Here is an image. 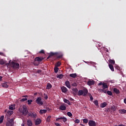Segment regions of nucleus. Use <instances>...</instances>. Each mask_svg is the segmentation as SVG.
I'll return each mask as SVG.
<instances>
[{
    "instance_id": "obj_1",
    "label": "nucleus",
    "mask_w": 126,
    "mask_h": 126,
    "mask_svg": "<svg viewBox=\"0 0 126 126\" xmlns=\"http://www.w3.org/2000/svg\"><path fill=\"white\" fill-rule=\"evenodd\" d=\"M35 103H37L38 105H39V106H42L44 104V103L43 102V101H42V97H38L35 100Z\"/></svg>"
},
{
    "instance_id": "obj_2",
    "label": "nucleus",
    "mask_w": 126,
    "mask_h": 126,
    "mask_svg": "<svg viewBox=\"0 0 126 126\" xmlns=\"http://www.w3.org/2000/svg\"><path fill=\"white\" fill-rule=\"evenodd\" d=\"M28 117H31V118H32L34 120H36V118L37 117V114L35 112H31L29 113Z\"/></svg>"
},
{
    "instance_id": "obj_3",
    "label": "nucleus",
    "mask_w": 126,
    "mask_h": 126,
    "mask_svg": "<svg viewBox=\"0 0 126 126\" xmlns=\"http://www.w3.org/2000/svg\"><path fill=\"white\" fill-rule=\"evenodd\" d=\"M22 114L24 116H27V114H28V110L26 106L23 107Z\"/></svg>"
},
{
    "instance_id": "obj_4",
    "label": "nucleus",
    "mask_w": 126,
    "mask_h": 126,
    "mask_svg": "<svg viewBox=\"0 0 126 126\" xmlns=\"http://www.w3.org/2000/svg\"><path fill=\"white\" fill-rule=\"evenodd\" d=\"M11 65L13 68H19V63H15L14 62H12Z\"/></svg>"
},
{
    "instance_id": "obj_5",
    "label": "nucleus",
    "mask_w": 126,
    "mask_h": 126,
    "mask_svg": "<svg viewBox=\"0 0 126 126\" xmlns=\"http://www.w3.org/2000/svg\"><path fill=\"white\" fill-rule=\"evenodd\" d=\"M60 110L61 111H65L66 110V104L63 103L59 107Z\"/></svg>"
},
{
    "instance_id": "obj_6",
    "label": "nucleus",
    "mask_w": 126,
    "mask_h": 126,
    "mask_svg": "<svg viewBox=\"0 0 126 126\" xmlns=\"http://www.w3.org/2000/svg\"><path fill=\"white\" fill-rule=\"evenodd\" d=\"M62 120H63V121L64 123H65V122L67 121V119L65 118V117H60V118H57L56 121H58L59 122H63L62 121Z\"/></svg>"
},
{
    "instance_id": "obj_7",
    "label": "nucleus",
    "mask_w": 126,
    "mask_h": 126,
    "mask_svg": "<svg viewBox=\"0 0 126 126\" xmlns=\"http://www.w3.org/2000/svg\"><path fill=\"white\" fill-rule=\"evenodd\" d=\"M88 125L89 126H96V122L93 120H90Z\"/></svg>"
},
{
    "instance_id": "obj_8",
    "label": "nucleus",
    "mask_w": 126,
    "mask_h": 126,
    "mask_svg": "<svg viewBox=\"0 0 126 126\" xmlns=\"http://www.w3.org/2000/svg\"><path fill=\"white\" fill-rule=\"evenodd\" d=\"M83 91L84 97H86V96H87V94H88V90H87L86 88H84L83 89Z\"/></svg>"
},
{
    "instance_id": "obj_9",
    "label": "nucleus",
    "mask_w": 126,
    "mask_h": 126,
    "mask_svg": "<svg viewBox=\"0 0 126 126\" xmlns=\"http://www.w3.org/2000/svg\"><path fill=\"white\" fill-rule=\"evenodd\" d=\"M87 84L89 85V86H91V85H94V84H95V81L93 80H89L87 82Z\"/></svg>"
},
{
    "instance_id": "obj_10",
    "label": "nucleus",
    "mask_w": 126,
    "mask_h": 126,
    "mask_svg": "<svg viewBox=\"0 0 126 126\" xmlns=\"http://www.w3.org/2000/svg\"><path fill=\"white\" fill-rule=\"evenodd\" d=\"M27 125L28 126H33V122L31 120L29 119L27 121Z\"/></svg>"
},
{
    "instance_id": "obj_11",
    "label": "nucleus",
    "mask_w": 126,
    "mask_h": 126,
    "mask_svg": "<svg viewBox=\"0 0 126 126\" xmlns=\"http://www.w3.org/2000/svg\"><path fill=\"white\" fill-rule=\"evenodd\" d=\"M61 90L63 93H66L67 92V89L64 86L61 87Z\"/></svg>"
},
{
    "instance_id": "obj_12",
    "label": "nucleus",
    "mask_w": 126,
    "mask_h": 126,
    "mask_svg": "<svg viewBox=\"0 0 126 126\" xmlns=\"http://www.w3.org/2000/svg\"><path fill=\"white\" fill-rule=\"evenodd\" d=\"M44 60V58L43 57H36L35 58V62H42Z\"/></svg>"
},
{
    "instance_id": "obj_13",
    "label": "nucleus",
    "mask_w": 126,
    "mask_h": 126,
    "mask_svg": "<svg viewBox=\"0 0 126 126\" xmlns=\"http://www.w3.org/2000/svg\"><path fill=\"white\" fill-rule=\"evenodd\" d=\"M2 87L4 88H8V84L7 82H5L2 83Z\"/></svg>"
},
{
    "instance_id": "obj_14",
    "label": "nucleus",
    "mask_w": 126,
    "mask_h": 126,
    "mask_svg": "<svg viewBox=\"0 0 126 126\" xmlns=\"http://www.w3.org/2000/svg\"><path fill=\"white\" fill-rule=\"evenodd\" d=\"M113 91L117 95L120 94V90L116 88H114Z\"/></svg>"
},
{
    "instance_id": "obj_15",
    "label": "nucleus",
    "mask_w": 126,
    "mask_h": 126,
    "mask_svg": "<svg viewBox=\"0 0 126 126\" xmlns=\"http://www.w3.org/2000/svg\"><path fill=\"white\" fill-rule=\"evenodd\" d=\"M65 84L66 87H67V88L70 89V84H69V81H66L65 82Z\"/></svg>"
},
{
    "instance_id": "obj_16",
    "label": "nucleus",
    "mask_w": 126,
    "mask_h": 126,
    "mask_svg": "<svg viewBox=\"0 0 126 126\" xmlns=\"http://www.w3.org/2000/svg\"><path fill=\"white\" fill-rule=\"evenodd\" d=\"M108 85H107V83H103L102 84V88H103V89H106V88H108Z\"/></svg>"
},
{
    "instance_id": "obj_17",
    "label": "nucleus",
    "mask_w": 126,
    "mask_h": 126,
    "mask_svg": "<svg viewBox=\"0 0 126 126\" xmlns=\"http://www.w3.org/2000/svg\"><path fill=\"white\" fill-rule=\"evenodd\" d=\"M41 124V120L40 119H37L35 121V125L38 126V125H40Z\"/></svg>"
},
{
    "instance_id": "obj_18",
    "label": "nucleus",
    "mask_w": 126,
    "mask_h": 126,
    "mask_svg": "<svg viewBox=\"0 0 126 126\" xmlns=\"http://www.w3.org/2000/svg\"><path fill=\"white\" fill-rule=\"evenodd\" d=\"M109 67L112 70V71H115V69H114V66L113 64H109Z\"/></svg>"
},
{
    "instance_id": "obj_19",
    "label": "nucleus",
    "mask_w": 126,
    "mask_h": 126,
    "mask_svg": "<svg viewBox=\"0 0 126 126\" xmlns=\"http://www.w3.org/2000/svg\"><path fill=\"white\" fill-rule=\"evenodd\" d=\"M110 110H111L113 112H115L117 110V107H116V106H115L114 105L111 106L110 107Z\"/></svg>"
},
{
    "instance_id": "obj_20",
    "label": "nucleus",
    "mask_w": 126,
    "mask_h": 126,
    "mask_svg": "<svg viewBox=\"0 0 126 126\" xmlns=\"http://www.w3.org/2000/svg\"><path fill=\"white\" fill-rule=\"evenodd\" d=\"M119 112L120 114H126V109H120Z\"/></svg>"
},
{
    "instance_id": "obj_21",
    "label": "nucleus",
    "mask_w": 126,
    "mask_h": 126,
    "mask_svg": "<svg viewBox=\"0 0 126 126\" xmlns=\"http://www.w3.org/2000/svg\"><path fill=\"white\" fill-rule=\"evenodd\" d=\"M69 76L70 77H72V78H75V77L77 76V75L76 74V73H72V74H70Z\"/></svg>"
},
{
    "instance_id": "obj_22",
    "label": "nucleus",
    "mask_w": 126,
    "mask_h": 126,
    "mask_svg": "<svg viewBox=\"0 0 126 126\" xmlns=\"http://www.w3.org/2000/svg\"><path fill=\"white\" fill-rule=\"evenodd\" d=\"M78 96H83V90H79L78 91Z\"/></svg>"
},
{
    "instance_id": "obj_23",
    "label": "nucleus",
    "mask_w": 126,
    "mask_h": 126,
    "mask_svg": "<svg viewBox=\"0 0 126 126\" xmlns=\"http://www.w3.org/2000/svg\"><path fill=\"white\" fill-rule=\"evenodd\" d=\"M4 119V116H1L0 117V124H2L3 122V120Z\"/></svg>"
},
{
    "instance_id": "obj_24",
    "label": "nucleus",
    "mask_w": 126,
    "mask_h": 126,
    "mask_svg": "<svg viewBox=\"0 0 126 126\" xmlns=\"http://www.w3.org/2000/svg\"><path fill=\"white\" fill-rule=\"evenodd\" d=\"M39 113L40 114H46V113H47V110H45V109H41L39 111Z\"/></svg>"
},
{
    "instance_id": "obj_25",
    "label": "nucleus",
    "mask_w": 126,
    "mask_h": 126,
    "mask_svg": "<svg viewBox=\"0 0 126 126\" xmlns=\"http://www.w3.org/2000/svg\"><path fill=\"white\" fill-rule=\"evenodd\" d=\"M52 85L50 83H47V85L46 87V89H51V88H52Z\"/></svg>"
},
{
    "instance_id": "obj_26",
    "label": "nucleus",
    "mask_w": 126,
    "mask_h": 126,
    "mask_svg": "<svg viewBox=\"0 0 126 126\" xmlns=\"http://www.w3.org/2000/svg\"><path fill=\"white\" fill-rule=\"evenodd\" d=\"M5 61H4L3 59H1L0 60V64H1V65H3V64H5Z\"/></svg>"
},
{
    "instance_id": "obj_27",
    "label": "nucleus",
    "mask_w": 126,
    "mask_h": 126,
    "mask_svg": "<svg viewBox=\"0 0 126 126\" xmlns=\"http://www.w3.org/2000/svg\"><path fill=\"white\" fill-rule=\"evenodd\" d=\"M63 101L64 103H66V104H68V105H70V102H69V100L65 99V98H64L63 99Z\"/></svg>"
},
{
    "instance_id": "obj_28",
    "label": "nucleus",
    "mask_w": 126,
    "mask_h": 126,
    "mask_svg": "<svg viewBox=\"0 0 126 126\" xmlns=\"http://www.w3.org/2000/svg\"><path fill=\"white\" fill-rule=\"evenodd\" d=\"M107 106V103L106 102H103V103H101L100 104V107L101 108H105Z\"/></svg>"
},
{
    "instance_id": "obj_29",
    "label": "nucleus",
    "mask_w": 126,
    "mask_h": 126,
    "mask_svg": "<svg viewBox=\"0 0 126 126\" xmlns=\"http://www.w3.org/2000/svg\"><path fill=\"white\" fill-rule=\"evenodd\" d=\"M61 64L62 63H61V62H58L56 63L55 66L57 67H59V66H61Z\"/></svg>"
},
{
    "instance_id": "obj_30",
    "label": "nucleus",
    "mask_w": 126,
    "mask_h": 126,
    "mask_svg": "<svg viewBox=\"0 0 126 126\" xmlns=\"http://www.w3.org/2000/svg\"><path fill=\"white\" fill-rule=\"evenodd\" d=\"M56 55H57V53L51 52L49 55V57H53L54 56H56Z\"/></svg>"
},
{
    "instance_id": "obj_31",
    "label": "nucleus",
    "mask_w": 126,
    "mask_h": 126,
    "mask_svg": "<svg viewBox=\"0 0 126 126\" xmlns=\"http://www.w3.org/2000/svg\"><path fill=\"white\" fill-rule=\"evenodd\" d=\"M107 94H108V95H109V96H112L113 95V93H112L111 92V91H108L107 92Z\"/></svg>"
},
{
    "instance_id": "obj_32",
    "label": "nucleus",
    "mask_w": 126,
    "mask_h": 126,
    "mask_svg": "<svg viewBox=\"0 0 126 126\" xmlns=\"http://www.w3.org/2000/svg\"><path fill=\"white\" fill-rule=\"evenodd\" d=\"M54 71L55 73H58V71H59V68L55 66V67L54 68Z\"/></svg>"
},
{
    "instance_id": "obj_33",
    "label": "nucleus",
    "mask_w": 126,
    "mask_h": 126,
    "mask_svg": "<svg viewBox=\"0 0 126 126\" xmlns=\"http://www.w3.org/2000/svg\"><path fill=\"white\" fill-rule=\"evenodd\" d=\"M7 114H8L9 116H11L13 114V112L12 111H7Z\"/></svg>"
},
{
    "instance_id": "obj_34",
    "label": "nucleus",
    "mask_w": 126,
    "mask_h": 126,
    "mask_svg": "<svg viewBox=\"0 0 126 126\" xmlns=\"http://www.w3.org/2000/svg\"><path fill=\"white\" fill-rule=\"evenodd\" d=\"M63 77V74H60L57 76V78H60V79H62Z\"/></svg>"
},
{
    "instance_id": "obj_35",
    "label": "nucleus",
    "mask_w": 126,
    "mask_h": 126,
    "mask_svg": "<svg viewBox=\"0 0 126 126\" xmlns=\"http://www.w3.org/2000/svg\"><path fill=\"white\" fill-rule=\"evenodd\" d=\"M83 122L84 124H87L88 123V119H83Z\"/></svg>"
},
{
    "instance_id": "obj_36",
    "label": "nucleus",
    "mask_w": 126,
    "mask_h": 126,
    "mask_svg": "<svg viewBox=\"0 0 126 126\" xmlns=\"http://www.w3.org/2000/svg\"><path fill=\"white\" fill-rule=\"evenodd\" d=\"M109 62L110 63H112V64H115V60H109Z\"/></svg>"
},
{
    "instance_id": "obj_37",
    "label": "nucleus",
    "mask_w": 126,
    "mask_h": 126,
    "mask_svg": "<svg viewBox=\"0 0 126 126\" xmlns=\"http://www.w3.org/2000/svg\"><path fill=\"white\" fill-rule=\"evenodd\" d=\"M67 116H68V117H70V118H71V117H72V114L70 112H68L67 113Z\"/></svg>"
},
{
    "instance_id": "obj_38",
    "label": "nucleus",
    "mask_w": 126,
    "mask_h": 126,
    "mask_svg": "<svg viewBox=\"0 0 126 126\" xmlns=\"http://www.w3.org/2000/svg\"><path fill=\"white\" fill-rule=\"evenodd\" d=\"M74 123H75V124H79V123H80V120H79V119H76L74 121Z\"/></svg>"
},
{
    "instance_id": "obj_39",
    "label": "nucleus",
    "mask_w": 126,
    "mask_h": 126,
    "mask_svg": "<svg viewBox=\"0 0 126 126\" xmlns=\"http://www.w3.org/2000/svg\"><path fill=\"white\" fill-rule=\"evenodd\" d=\"M33 102V100L32 99H28V105H31V103Z\"/></svg>"
},
{
    "instance_id": "obj_40",
    "label": "nucleus",
    "mask_w": 126,
    "mask_h": 126,
    "mask_svg": "<svg viewBox=\"0 0 126 126\" xmlns=\"http://www.w3.org/2000/svg\"><path fill=\"white\" fill-rule=\"evenodd\" d=\"M94 105H95V106H98V100H94Z\"/></svg>"
},
{
    "instance_id": "obj_41",
    "label": "nucleus",
    "mask_w": 126,
    "mask_h": 126,
    "mask_svg": "<svg viewBox=\"0 0 126 126\" xmlns=\"http://www.w3.org/2000/svg\"><path fill=\"white\" fill-rule=\"evenodd\" d=\"M25 101H27V98H22L20 100V102H25Z\"/></svg>"
},
{
    "instance_id": "obj_42",
    "label": "nucleus",
    "mask_w": 126,
    "mask_h": 126,
    "mask_svg": "<svg viewBox=\"0 0 126 126\" xmlns=\"http://www.w3.org/2000/svg\"><path fill=\"white\" fill-rule=\"evenodd\" d=\"M51 118H52V117L51 116H48V117L47 118V122H50V119H51Z\"/></svg>"
},
{
    "instance_id": "obj_43",
    "label": "nucleus",
    "mask_w": 126,
    "mask_h": 126,
    "mask_svg": "<svg viewBox=\"0 0 126 126\" xmlns=\"http://www.w3.org/2000/svg\"><path fill=\"white\" fill-rule=\"evenodd\" d=\"M101 91H102V92H103V93H107V90H105V89H103L101 90Z\"/></svg>"
},
{
    "instance_id": "obj_44",
    "label": "nucleus",
    "mask_w": 126,
    "mask_h": 126,
    "mask_svg": "<svg viewBox=\"0 0 126 126\" xmlns=\"http://www.w3.org/2000/svg\"><path fill=\"white\" fill-rule=\"evenodd\" d=\"M44 99H45V100H48V95L45 94H44Z\"/></svg>"
},
{
    "instance_id": "obj_45",
    "label": "nucleus",
    "mask_w": 126,
    "mask_h": 126,
    "mask_svg": "<svg viewBox=\"0 0 126 126\" xmlns=\"http://www.w3.org/2000/svg\"><path fill=\"white\" fill-rule=\"evenodd\" d=\"M9 109V110H14L13 106H12V105L10 106Z\"/></svg>"
},
{
    "instance_id": "obj_46",
    "label": "nucleus",
    "mask_w": 126,
    "mask_h": 126,
    "mask_svg": "<svg viewBox=\"0 0 126 126\" xmlns=\"http://www.w3.org/2000/svg\"><path fill=\"white\" fill-rule=\"evenodd\" d=\"M72 86H73V87H75L77 86V84H76V83H74L73 84H72Z\"/></svg>"
},
{
    "instance_id": "obj_47",
    "label": "nucleus",
    "mask_w": 126,
    "mask_h": 126,
    "mask_svg": "<svg viewBox=\"0 0 126 126\" xmlns=\"http://www.w3.org/2000/svg\"><path fill=\"white\" fill-rule=\"evenodd\" d=\"M90 100H91V101H93V99H94V98H93V96H92V95H90Z\"/></svg>"
},
{
    "instance_id": "obj_48",
    "label": "nucleus",
    "mask_w": 126,
    "mask_h": 126,
    "mask_svg": "<svg viewBox=\"0 0 126 126\" xmlns=\"http://www.w3.org/2000/svg\"><path fill=\"white\" fill-rule=\"evenodd\" d=\"M40 54H45V51L43 50H41L40 52H39Z\"/></svg>"
},
{
    "instance_id": "obj_49",
    "label": "nucleus",
    "mask_w": 126,
    "mask_h": 126,
    "mask_svg": "<svg viewBox=\"0 0 126 126\" xmlns=\"http://www.w3.org/2000/svg\"><path fill=\"white\" fill-rule=\"evenodd\" d=\"M37 73H41V72H42V70L41 69L40 70H38L37 71H36Z\"/></svg>"
},
{
    "instance_id": "obj_50",
    "label": "nucleus",
    "mask_w": 126,
    "mask_h": 126,
    "mask_svg": "<svg viewBox=\"0 0 126 126\" xmlns=\"http://www.w3.org/2000/svg\"><path fill=\"white\" fill-rule=\"evenodd\" d=\"M61 58H63V55H61L57 57V59H61Z\"/></svg>"
},
{
    "instance_id": "obj_51",
    "label": "nucleus",
    "mask_w": 126,
    "mask_h": 126,
    "mask_svg": "<svg viewBox=\"0 0 126 126\" xmlns=\"http://www.w3.org/2000/svg\"><path fill=\"white\" fill-rule=\"evenodd\" d=\"M55 126H62L61 125V124H60L59 123H55Z\"/></svg>"
},
{
    "instance_id": "obj_52",
    "label": "nucleus",
    "mask_w": 126,
    "mask_h": 126,
    "mask_svg": "<svg viewBox=\"0 0 126 126\" xmlns=\"http://www.w3.org/2000/svg\"><path fill=\"white\" fill-rule=\"evenodd\" d=\"M0 56H4V54H3V53L2 52H0Z\"/></svg>"
},
{
    "instance_id": "obj_53",
    "label": "nucleus",
    "mask_w": 126,
    "mask_h": 126,
    "mask_svg": "<svg viewBox=\"0 0 126 126\" xmlns=\"http://www.w3.org/2000/svg\"><path fill=\"white\" fill-rule=\"evenodd\" d=\"M22 97H24V98H27L28 97V95H23Z\"/></svg>"
},
{
    "instance_id": "obj_54",
    "label": "nucleus",
    "mask_w": 126,
    "mask_h": 126,
    "mask_svg": "<svg viewBox=\"0 0 126 126\" xmlns=\"http://www.w3.org/2000/svg\"><path fill=\"white\" fill-rule=\"evenodd\" d=\"M98 85H99V86L103 85V83L100 82V83H98Z\"/></svg>"
},
{
    "instance_id": "obj_55",
    "label": "nucleus",
    "mask_w": 126,
    "mask_h": 126,
    "mask_svg": "<svg viewBox=\"0 0 126 126\" xmlns=\"http://www.w3.org/2000/svg\"><path fill=\"white\" fill-rule=\"evenodd\" d=\"M2 80V77L1 76H0V81H1Z\"/></svg>"
},
{
    "instance_id": "obj_56",
    "label": "nucleus",
    "mask_w": 126,
    "mask_h": 126,
    "mask_svg": "<svg viewBox=\"0 0 126 126\" xmlns=\"http://www.w3.org/2000/svg\"><path fill=\"white\" fill-rule=\"evenodd\" d=\"M124 102L125 104H126V98H125L124 99Z\"/></svg>"
},
{
    "instance_id": "obj_57",
    "label": "nucleus",
    "mask_w": 126,
    "mask_h": 126,
    "mask_svg": "<svg viewBox=\"0 0 126 126\" xmlns=\"http://www.w3.org/2000/svg\"><path fill=\"white\" fill-rule=\"evenodd\" d=\"M50 58H51V57H50V56H49V57H47V60H49V59H50Z\"/></svg>"
},
{
    "instance_id": "obj_58",
    "label": "nucleus",
    "mask_w": 126,
    "mask_h": 126,
    "mask_svg": "<svg viewBox=\"0 0 126 126\" xmlns=\"http://www.w3.org/2000/svg\"><path fill=\"white\" fill-rule=\"evenodd\" d=\"M80 126H84V125L83 124H80Z\"/></svg>"
},
{
    "instance_id": "obj_59",
    "label": "nucleus",
    "mask_w": 126,
    "mask_h": 126,
    "mask_svg": "<svg viewBox=\"0 0 126 126\" xmlns=\"http://www.w3.org/2000/svg\"><path fill=\"white\" fill-rule=\"evenodd\" d=\"M35 65H39V63H38L37 64H36Z\"/></svg>"
},
{
    "instance_id": "obj_60",
    "label": "nucleus",
    "mask_w": 126,
    "mask_h": 126,
    "mask_svg": "<svg viewBox=\"0 0 126 126\" xmlns=\"http://www.w3.org/2000/svg\"><path fill=\"white\" fill-rule=\"evenodd\" d=\"M21 126H24V124L22 125Z\"/></svg>"
},
{
    "instance_id": "obj_61",
    "label": "nucleus",
    "mask_w": 126,
    "mask_h": 126,
    "mask_svg": "<svg viewBox=\"0 0 126 126\" xmlns=\"http://www.w3.org/2000/svg\"><path fill=\"white\" fill-rule=\"evenodd\" d=\"M6 126H8V124L7 123L6 124Z\"/></svg>"
},
{
    "instance_id": "obj_62",
    "label": "nucleus",
    "mask_w": 126,
    "mask_h": 126,
    "mask_svg": "<svg viewBox=\"0 0 126 126\" xmlns=\"http://www.w3.org/2000/svg\"><path fill=\"white\" fill-rule=\"evenodd\" d=\"M120 126V125H119V126Z\"/></svg>"
},
{
    "instance_id": "obj_63",
    "label": "nucleus",
    "mask_w": 126,
    "mask_h": 126,
    "mask_svg": "<svg viewBox=\"0 0 126 126\" xmlns=\"http://www.w3.org/2000/svg\"><path fill=\"white\" fill-rule=\"evenodd\" d=\"M6 112V110H5V113Z\"/></svg>"
},
{
    "instance_id": "obj_64",
    "label": "nucleus",
    "mask_w": 126,
    "mask_h": 126,
    "mask_svg": "<svg viewBox=\"0 0 126 126\" xmlns=\"http://www.w3.org/2000/svg\"><path fill=\"white\" fill-rule=\"evenodd\" d=\"M73 100V99H72V100Z\"/></svg>"
}]
</instances>
